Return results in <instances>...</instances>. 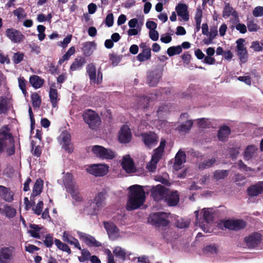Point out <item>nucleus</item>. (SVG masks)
<instances>
[{"mask_svg":"<svg viewBox=\"0 0 263 263\" xmlns=\"http://www.w3.org/2000/svg\"><path fill=\"white\" fill-rule=\"evenodd\" d=\"M128 190L129 193L126 208L128 211L137 209L145 201V192L142 186L137 184L129 186Z\"/></svg>","mask_w":263,"mask_h":263,"instance_id":"nucleus-1","label":"nucleus"},{"mask_svg":"<svg viewBox=\"0 0 263 263\" xmlns=\"http://www.w3.org/2000/svg\"><path fill=\"white\" fill-rule=\"evenodd\" d=\"M105 194L103 192L98 193L92 202L84 209V212L87 215H96L98 212L105 205Z\"/></svg>","mask_w":263,"mask_h":263,"instance_id":"nucleus-2","label":"nucleus"},{"mask_svg":"<svg viewBox=\"0 0 263 263\" xmlns=\"http://www.w3.org/2000/svg\"><path fill=\"white\" fill-rule=\"evenodd\" d=\"M202 213H203V221H200L199 219V210L195 211L194 213L196 217V224L202 229L205 232H210L211 228L210 227V223L212 220V213L213 210L212 209H202Z\"/></svg>","mask_w":263,"mask_h":263,"instance_id":"nucleus-3","label":"nucleus"},{"mask_svg":"<svg viewBox=\"0 0 263 263\" xmlns=\"http://www.w3.org/2000/svg\"><path fill=\"white\" fill-rule=\"evenodd\" d=\"M166 141L162 139L160 145L154 151L151 160L147 163L146 168L149 172H154L157 167V164L163 154L165 146Z\"/></svg>","mask_w":263,"mask_h":263,"instance_id":"nucleus-4","label":"nucleus"},{"mask_svg":"<svg viewBox=\"0 0 263 263\" xmlns=\"http://www.w3.org/2000/svg\"><path fill=\"white\" fill-rule=\"evenodd\" d=\"M169 214L165 212H158L149 215L148 222L158 227H166L168 224Z\"/></svg>","mask_w":263,"mask_h":263,"instance_id":"nucleus-5","label":"nucleus"},{"mask_svg":"<svg viewBox=\"0 0 263 263\" xmlns=\"http://www.w3.org/2000/svg\"><path fill=\"white\" fill-rule=\"evenodd\" d=\"M83 118L84 122L92 129L97 128L101 124V121L99 116L91 109L85 111L83 114Z\"/></svg>","mask_w":263,"mask_h":263,"instance_id":"nucleus-6","label":"nucleus"},{"mask_svg":"<svg viewBox=\"0 0 263 263\" xmlns=\"http://www.w3.org/2000/svg\"><path fill=\"white\" fill-rule=\"evenodd\" d=\"M91 151L96 157L101 159H112L116 157V153L112 150L100 145L92 146Z\"/></svg>","mask_w":263,"mask_h":263,"instance_id":"nucleus-7","label":"nucleus"},{"mask_svg":"<svg viewBox=\"0 0 263 263\" xmlns=\"http://www.w3.org/2000/svg\"><path fill=\"white\" fill-rule=\"evenodd\" d=\"M86 72L88 75L90 83L93 84H100L102 82L103 74L100 70H98L96 73V67L94 64H88L86 66Z\"/></svg>","mask_w":263,"mask_h":263,"instance_id":"nucleus-8","label":"nucleus"},{"mask_svg":"<svg viewBox=\"0 0 263 263\" xmlns=\"http://www.w3.org/2000/svg\"><path fill=\"white\" fill-rule=\"evenodd\" d=\"M15 255V248L13 246L0 248V263H13Z\"/></svg>","mask_w":263,"mask_h":263,"instance_id":"nucleus-9","label":"nucleus"},{"mask_svg":"<svg viewBox=\"0 0 263 263\" xmlns=\"http://www.w3.org/2000/svg\"><path fill=\"white\" fill-rule=\"evenodd\" d=\"M86 170L88 173L96 176H103L107 174L108 166L105 164H94Z\"/></svg>","mask_w":263,"mask_h":263,"instance_id":"nucleus-10","label":"nucleus"},{"mask_svg":"<svg viewBox=\"0 0 263 263\" xmlns=\"http://www.w3.org/2000/svg\"><path fill=\"white\" fill-rule=\"evenodd\" d=\"M59 141L62 145V147L68 153H71L73 151V146L71 143V136L66 130L61 133L59 137Z\"/></svg>","mask_w":263,"mask_h":263,"instance_id":"nucleus-11","label":"nucleus"},{"mask_svg":"<svg viewBox=\"0 0 263 263\" xmlns=\"http://www.w3.org/2000/svg\"><path fill=\"white\" fill-rule=\"evenodd\" d=\"M151 195L156 201H160L165 199L167 190L161 184L153 186L151 189Z\"/></svg>","mask_w":263,"mask_h":263,"instance_id":"nucleus-12","label":"nucleus"},{"mask_svg":"<svg viewBox=\"0 0 263 263\" xmlns=\"http://www.w3.org/2000/svg\"><path fill=\"white\" fill-rule=\"evenodd\" d=\"M78 235L80 239L89 247H99L102 246L100 242L97 241L93 236L88 234L78 232Z\"/></svg>","mask_w":263,"mask_h":263,"instance_id":"nucleus-13","label":"nucleus"},{"mask_svg":"<svg viewBox=\"0 0 263 263\" xmlns=\"http://www.w3.org/2000/svg\"><path fill=\"white\" fill-rule=\"evenodd\" d=\"M224 227L231 230H239L246 226L245 221L240 219H231L224 222Z\"/></svg>","mask_w":263,"mask_h":263,"instance_id":"nucleus-14","label":"nucleus"},{"mask_svg":"<svg viewBox=\"0 0 263 263\" xmlns=\"http://www.w3.org/2000/svg\"><path fill=\"white\" fill-rule=\"evenodd\" d=\"M244 42L245 40L242 39H239L236 41L237 55L241 63H246L248 58L247 51L244 47Z\"/></svg>","mask_w":263,"mask_h":263,"instance_id":"nucleus-15","label":"nucleus"},{"mask_svg":"<svg viewBox=\"0 0 263 263\" xmlns=\"http://www.w3.org/2000/svg\"><path fill=\"white\" fill-rule=\"evenodd\" d=\"M6 36L13 43H18L23 41L24 35L19 31L14 29H7L6 31Z\"/></svg>","mask_w":263,"mask_h":263,"instance_id":"nucleus-16","label":"nucleus"},{"mask_svg":"<svg viewBox=\"0 0 263 263\" xmlns=\"http://www.w3.org/2000/svg\"><path fill=\"white\" fill-rule=\"evenodd\" d=\"M141 136L144 144L148 148L154 146L158 142V137L153 132L142 134Z\"/></svg>","mask_w":263,"mask_h":263,"instance_id":"nucleus-17","label":"nucleus"},{"mask_svg":"<svg viewBox=\"0 0 263 263\" xmlns=\"http://www.w3.org/2000/svg\"><path fill=\"white\" fill-rule=\"evenodd\" d=\"M132 134L127 125H123L119 133L118 139L121 143H127L130 141Z\"/></svg>","mask_w":263,"mask_h":263,"instance_id":"nucleus-18","label":"nucleus"},{"mask_svg":"<svg viewBox=\"0 0 263 263\" xmlns=\"http://www.w3.org/2000/svg\"><path fill=\"white\" fill-rule=\"evenodd\" d=\"M162 76V71L155 69L148 73L147 77V81L150 86H155L159 82Z\"/></svg>","mask_w":263,"mask_h":263,"instance_id":"nucleus-19","label":"nucleus"},{"mask_svg":"<svg viewBox=\"0 0 263 263\" xmlns=\"http://www.w3.org/2000/svg\"><path fill=\"white\" fill-rule=\"evenodd\" d=\"M104 226L110 239L115 240L120 236L119 229L113 223L104 222Z\"/></svg>","mask_w":263,"mask_h":263,"instance_id":"nucleus-20","label":"nucleus"},{"mask_svg":"<svg viewBox=\"0 0 263 263\" xmlns=\"http://www.w3.org/2000/svg\"><path fill=\"white\" fill-rule=\"evenodd\" d=\"M122 165L123 168L128 173H133L135 171L133 161L129 155H126L123 157Z\"/></svg>","mask_w":263,"mask_h":263,"instance_id":"nucleus-21","label":"nucleus"},{"mask_svg":"<svg viewBox=\"0 0 263 263\" xmlns=\"http://www.w3.org/2000/svg\"><path fill=\"white\" fill-rule=\"evenodd\" d=\"M14 193L10 188L4 186L0 187V196L5 201L11 202L13 200Z\"/></svg>","mask_w":263,"mask_h":263,"instance_id":"nucleus-22","label":"nucleus"},{"mask_svg":"<svg viewBox=\"0 0 263 263\" xmlns=\"http://www.w3.org/2000/svg\"><path fill=\"white\" fill-rule=\"evenodd\" d=\"M165 201L170 206L176 205L179 201V194L177 191L167 192Z\"/></svg>","mask_w":263,"mask_h":263,"instance_id":"nucleus-23","label":"nucleus"},{"mask_svg":"<svg viewBox=\"0 0 263 263\" xmlns=\"http://www.w3.org/2000/svg\"><path fill=\"white\" fill-rule=\"evenodd\" d=\"M176 10L178 16H180L184 21L189 20V15L187 12V6L184 4H179L176 7Z\"/></svg>","mask_w":263,"mask_h":263,"instance_id":"nucleus-24","label":"nucleus"},{"mask_svg":"<svg viewBox=\"0 0 263 263\" xmlns=\"http://www.w3.org/2000/svg\"><path fill=\"white\" fill-rule=\"evenodd\" d=\"M62 239L63 241L67 242L69 245L74 246V247L78 249L81 250V247L78 240L74 238L68 232H63Z\"/></svg>","mask_w":263,"mask_h":263,"instance_id":"nucleus-25","label":"nucleus"},{"mask_svg":"<svg viewBox=\"0 0 263 263\" xmlns=\"http://www.w3.org/2000/svg\"><path fill=\"white\" fill-rule=\"evenodd\" d=\"M185 154L184 152L179 151L176 154L174 163V168L177 171L181 168V165L185 161Z\"/></svg>","mask_w":263,"mask_h":263,"instance_id":"nucleus-26","label":"nucleus"},{"mask_svg":"<svg viewBox=\"0 0 263 263\" xmlns=\"http://www.w3.org/2000/svg\"><path fill=\"white\" fill-rule=\"evenodd\" d=\"M248 195L251 196H256L263 193V181L253 185L248 189Z\"/></svg>","mask_w":263,"mask_h":263,"instance_id":"nucleus-27","label":"nucleus"},{"mask_svg":"<svg viewBox=\"0 0 263 263\" xmlns=\"http://www.w3.org/2000/svg\"><path fill=\"white\" fill-rule=\"evenodd\" d=\"M82 45V51L86 57L90 56L96 48V44L93 42H86L84 43Z\"/></svg>","mask_w":263,"mask_h":263,"instance_id":"nucleus-28","label":"nucleus"},{"mask_svg":"<svg viewBox=\"0 0 263 263\" xmlns=\"http://www.w3.org/2000/svg\"><path fill=\"white\" fill-rule=\"evenodd\" d=\"M63 183L67 191L72 190L73 187L77 186L72 178V176L70 173H66L63 176Z\"/></svg>","mask_w":263,"mask_h":263,"instance_id":"nucleus-29","label":"nucleus"},{"mask_svg":"<svg viewBox=\"0 0 263 263\" xmlns=\"http://www.w3.org/2000/svg\"><path fill=\"white\" fill-rule=\"evenodd\" d=\"M230 15L233 16L237 22L238 21V13L229 4H227L223 11V17L228 18Z\"/></svg>","mask_w":263,"mask_h":263,"instance_id":"nucleus-30","label":"nucleus"},{"mask_svg":"<svg viewBox=\"0 0 263 263\" xmlns=\"http://www.w3.org/2000/svg\"><path fill=\"white\" fill-rule=\"evenodd\" d=\"M86 60L83 57H78L74 59V62L70 67V71H76L81 69L85 64Z\"/></svg>","mask_w":263,"mask_h":263,"instance_id":"nucleus-31","label":"nucleus"},{"mask_svg":"<svg viewBox=\"0 0 263 263\" xmlns=\"http://www.w3.org/2000/svg\"><path fill=\"white\" fill-rule=\"evenodd\" d=\"M260 239V235L256 233L246 237L245 241L248 246L254 247L259 243Z\"/></svg>","mask_w":263,"mask_h":263,"instance_id":"nucleus-32","label":"nucleus"},{"mask_svg":"<svg viewBox=\"0 0 263 263\" xmlns=\"http://www.w3.org/2000/svg\"><path fill=\"white\" fill-rule=\"evenodd\" d=\"M43 181L41 179H37L33 187L32 193L31 196V200H32V198L34 197L41 194L43 189Z\"/></svg>","mask_w":263,"mask_h":263,"instance_id":"nucleus-33","label":"nucleus"},{"mask_svg":"<svg viewBox=\"0 0 263 263\" xmlns=\"http://www.w3.org/2000/svg\"><path fill=\"white\" fill-rule=\"evenodd\" d=\"M258 149L254 145L248 146L244 153V157L246 160H249L255 157L257 154Z\"/></svg>","mask_w":263,"mask_h":263,"instance_id":"nucleus-34","label":"nucleus"},{"mask_svg":"<svg viewBox=\"0 0 263 263\" xmlns=\"http://www.w3.org/2000/svg\"><path fill=\"white\" fill-rule=\"evenodd\" d=\"M49 95L52 107H57V103L60 100L58 97L57 90L54 88L51 87L49 92Z\"/></svg>","mask_w":263,"mask_h":263,"instance_id":"nucleus-35","label":"nucleus"},{"mask_svg":"<svg viewBox=\"0 0 263 263\" xmlns=\"http://www.w3.org/2000/svg\"><path fill=\"white\" fill-rule=\"evenodd\" d=\"M44 81L43 79L36 75L32 76L29 79L31 85L35 89L40 88L43 85Z\"/></svg>","mask_w":263,"mask_h":263,"instance_id":"nucleus-36","label":"nucleus"},{"mask_svg":"<svg viewBox=\"0 0 263 263\" xmlns=\"http://www.w3.org/2000/svg\"><path fill=\"white\" fill-rule=\"evenodd\" d=\"M231 132L230 129L228 126H222L219 130L218 136L220 141L226 140Z\"/></svg>","mask_w":263,"mask_h":263,"instance_id":"nucleus-37","label":"nucleus"},{"mask_svg":"<svg viewBox=\"0 0 263 263\" xmlns=\"http://www.w3.org/2000/svg\"><path fill=\"white\" fill-rule=\"evenodd\" d=\"M10 104V100L7 97L0 96V114L5 113Z\"/></svg>","mask_w":263,"mask_h":263,"instance_id":"nucleus-38","label":"nucleus"},{"mask_svg":"<svg viewBox=\"0 0 263 263\" xmlns=\"http://www.w3.org/2000/svg\"><path fill=\"white\" fill-rule=\"evenodd\" d=\"M151 57V50L150 48L144 49L137 57V60L140 62H144L149 60Z\"/></svg>","mask_w":263,"mask_h":263,"instance_id":"nucleus-39","label":"nucleus"},{"mask_svg":"<svg viewBox=\"0 0 263 263\" xmlns=\"http://www.w3.org/2000/svg\"><path fill=\"white\" fill-rule=\"evenodd\" d=\"M113 253L117 257L122 260H125L127 253L124 249L117 246L114 249Z\"/></svg>","mask_w":263,"mask_h":263,"instance_id":"nucleus-40","label":"nucleus"},{"mask_svg":"<svg viewBox=\"0 0 263 263\" xmlns=\"http://www.w3.org/2000/svg\"><path fill=\"white\" fill-rule=\"evenodd\" d=\"M67 192L71 194L73 200L76 202H79L82 200V197L79 193L78 186H75L72 190H69Z\"/></svg>","mask_w":263,"mask_h":263,"instance_id":"nucleus-41","label":"nucleus"},{"mask_svg":"<svg viewBox=\"0 0 263 263\" xmlns=\"http://www.w3.org/2000/svg\"><path fill=\"white\" fill-rule=\"evenodd\" d=\"M41 228L39 227V226L33 224L30 226V229L28 230V232L30 235L34 238H40V232Z\"/></svg>","mask_w":263,"mask_h":263,"instance_id":"nucleus-42","label":"nucleus"},{"mask_svg":"<svg viewBox=\"0 0 263 263\" xmlns=\"http://www.w3.org/2000/svg\"><path fill=\"white\" fill-rule=\"evenodd\" d=\"M0 136H1L0 139H4L5 141L6 140H9L10 142L12 141V137L7 126H3L0 128Z\"/></svg>","mask_w":263,"mask_h":263,"instance_id":"nucleus-43","label":"nucleus"},{"mask_svg":"<svg viewBox=\"0 0 263 263\" xmlns=\"http://www.w3.org/2000/svg\"><path fill=\"white\" fill-rule=\"evenodd\" d=\"M3 212L5 216L8 218H12L16 215V210L11 206L8 205H4Z\"/></svg>","mask_w":263,"mask_h":263,"instance_id":"nucleus-44","label":"nucleus"},{"mask_svg":"<svg viewBox=\"0 0 263 263\" xmlns=\"http://www.w3.org/2000/svg\"><path fill=\"white\" fill-rule=\"evenodd\" d=\"M162 234L164 238L166 239L167 241H170L174 238H176L175 233L172 228L169 227L165 228L162 232Z\"/></svg>","mask_w":263,"mask_h":263,"instance_id":"nucleus-45","label":"nucleus"},{"mask_svg":"<svg viewBox=\"0 0 263 263\" xmlns=\"http://www.w3.org/2000/svg\"><path fill=\"white\" fill-rule=\"evenodd\" d=\"M54 243L59 249L66 252L68 254L71 253V250L68 246L62 242L60 240L55 239L54 240Z\"/></svg>","mask_w":263,"mask_h":263,"instance_id":"nucleus-46","label":"nucleus"},{"mask_svg":"<svg viewBox=\"0 0 263 263\" xmlns=\"http://www.w3.org/2000/svg\"><path fill=\"white\" fill-rule=\"evenodd\" d=\"M182 52L181 47L180 45L169 47L167 50V53L170 57L178 54Z\"/></svg>","mask_w":263,"mask_h":263,"instance_id":"nucleus-47","label":"nucleus"},{"mask_svg":"<svg viewBox=\"0 0 263 263\" xmlns=\"http://www.w3.org/2000/svg\"><path fill=\"white\" fill-rule=\"evenodd\" d=\"M138 107L145 108L149 103V99L147 97H141L137 99Z\"/></svg>","mask_w":263,"mask_h":263,"instance_id":"nucleus-48","label":"nucleus"},{"mask_svg":"<svg viewBox=\"0 0 263 263\" xmlns=\"http://www.w3.org/2000/svg\"><path fill=\"white\" fill-rule=\"evenodd\" d=\"M193 125V121L192 120L186 121L185 122L180 124L179 130L181 132H186L189 131Z\"/></svg>","mask_w":263,"mask_h":263,"instance_id":"nucleus-49","label":"nucleus"},{"mask_svg":"<svg viewBox=\"0 0 263 263\" xmlns=\"http://www.w3.org/2000/svg\"><path fill=\"white\" fill-rule=\"evenodd\" d=\"M175 224L178 228L182 229L187 228L190 224V221L182 218H178Z\"/></svg>","mask_w":263,"mask_h":263,"instance_id":"nucleus-50","label":"nucleus"},{"mask_svg":"<svg viewBox=\"0 0 263 263\" xmlns=\"http://www.w3.org/2000/svg\"><path fill=\"white\" fill-rule=\"evenodd\" d=\"M198 125L201 128L209 127L211 124V121L209 119L201 118L196 120Z\"/></svg>","mask_w":263,"mask_h":263,"instance_id":"nucleus-51","label":"nucleus"},{"mask_svg":"<svg viewBox=\"0 0 263 263\" xmlns=\"http://www.w3.org/2000/svg\"><path fill=\"white\" fill-rule=\"evenodd\" d=\"M228 172L226 170H220L216 171L214 173V178L217 180H220L223 179L224 177L227 176Z\"/></svg>","mask_w":263,"mask_h":263,"instance_id":"nucleus-52","label":"nucleus"},{"mask_svg":"<svg viewBox=\"0 0 263 263\" xmlns=\"http://www.w3.org/2000/svg\"><path fill=\"white\" fill-rule=\"evenodd\" d=\"M31 98L33 107L39 108L41 103V100L39 95L34 93L32 94Z\"/></svg>","mask_w":263,"mask_h":263,"instance_id":"nucleus-53","label":"nucleus"},{"mask_svg":"<svg viewBox=\"0 0 263 263\" xmlns=\"http://www.w3.org/2000/svg\"><path fill=\"white\" fill-rule=\"evenodd\" d=\"M81 254L82 256L79 257V260L81 262H84L86 260H88L89 258L90 259V252L87 250L85 249H81Z\"/></svg>","mask_w":263,"mask_h":263,"instance_id":"nucleus-54","label":"nucleus"},{"mask_svg":"<svg viewBox=\"0 0 263 263\" xmlns=\"http://www.w3.org/2000/svg\"><path fill=\"white\" fill-rule=\"evenodd\" d=\"M14 15L16 16L18 20H22L26 17V14L23 8L19 7L13 12Z\"/></svg>","mask_w":263,"mask_h":263,"instance_id":"nucleus-55","label":"nucleus"},{"mask_svg":"<svg viewBox=\"0 0 263 263\" xmlns=\"http://www.w3.org/2000/svg\"><path fill=\"white\" fill-rule=\"evenodd\" d=\"M216 161L215 158H212L208 160L201 162L199 165V167L201 169L208 168L211 167Z\"/></svg>","mask_w":263,"mask_h":263,"instance_id":"nucleus-56","label":"nucleus"},{"mask_svg":"<svg viewBox=\"0 0 263 263\" xmlns=\"http://www.w3.org/2000/svg\"><path fill=\"white\" fill-rule=\"evenodd\" d=\"M247 24L250 31H255L258 29V26L253 19H248Z\"/></svg>","mask_w":263,"mask_h":263,"instance_id":"nucleus-57","label":"nucleus"},{"mask_svg":"<svg viewBox=\"0 0 263 263\" xmlns=\"http://www.w3.org/2000/svg\"><path fill=\"white\" fill-rule=\"evenodd\" d=\"M43 206V202L42 201H40L37 204L32 208V210L34 213L37 215H40L42 213Z\"/></svg>","mask_w":263,"mask_h":263,"instance_id":"nucleus-58","label":"nucleus"},{"mask_svg":"<svg viewBox=\"0 0 263 263\" xmlns=\"http://www.w3.org/2000/svg\"><path fill=\"white\" fill-rule=\"evenodd\" d=\"M44 242L47 247H51L53 243V237L50 234L46 235Z\"/></svg>","mask_w":263,"mask_h":263,"instance_id":"nucleus-59","label":"nucleus"},{"mask_svg":"<svg viewBox=\"0 0 263 263\" xmlns=\"http://www.w3.org/2000/svg\"><path fill=\"white\" fill-rule=\"evenodd\" d=\"M252 13L255 17H261L263 16V6L256 7L253 9Z\"/></svg>","mask_w":263,"mask_h":263,"instance_id":"nucleus-60","label":"nucleus"},{"mask_svg":"<svg viewBox=\"0 0 263 263\" xmlns=\"http://www.w3.org/2000/svg\"><path fill=\"white\" fill-rule=\"evenodd\" d=\"M104 253L107 255V263H116L114 256L110 250L105 249Z\"/></svg>","mask_w":263,"mask_h":263,"instance_id":"nucleus-61","label":"nucleus"},{"mask_svg":"<svg viewBox=\"0 0 263 263\" xmlns=\"http://www.w3.org/2000/svg\"><path fill=\"white\" fill-rule=\"evenodd\" d=\"M234 179L238 185H243L245 183V178L241 175H236Z\"/></svg>","mask_w":263,"mask_h":263,"instance_id":"nucleus-62","label":"nucleus"},{"mask_svg":"<svg viewBox=\"0 0 263 263\" xmlns=\"http://www.w3.org/2000/svg\"><path fill=\"white\" fill-rule=\"evenodd\" d=\"M24 54L22 53H15L13 55V62L15 64H18L23 59Z\"/></svg>","mask_w":263,"mask_h":263,"instance_id":"nucleus-63","label":"nucleus"},{"mask_svg":"<svg viewBox=\"0 0 263 263\" xmlns=\"http://www.w3.org/2000/svg\"><path fill=\"white\" fill-rule=\"evenodd\" d=\"M172 37L168 34H163L161 35L160 41L164 43L167 44L171 42Z\"/></svg>","mask_w":263,"mask_h":263,"instance_id":"nucleus-64","label":"nucleus"}]
</instances>
